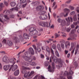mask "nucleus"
Segmentation results:
<instances>
[{
  "label": "nucleus",
  "instance_id": "obj_40",
  "mask_svg": "<svg viewBox=\"0 0 79 79\" xmlns=\"http://www.w3.org/2000/svg\"><path fill=\"white\" fill-rule=\"evenodd\" d=\"M55 52L56 56H58V57H59V56H60V55H59L58 51L56 50Z\"/></svg>",
  "mask_w": 79,
  "mask_h": 79
},
{
  "label": "nucleus",
  "instance_id": "obj_20",
  "mask_svg": "<svg viewBox=\"0 0 79 79\" xmlns=\"http://www.w3.org/2000/svg\"><path fill=\"white\" fill-rule=\"evenodd\" d=\"M3 14H1L0 15V22L1 23H3V17H2V15L3 16ZM0 26H1V23H0Z\"/></svg>",
  "mask_w": 79,
  "mask_h": 79
},
{
  "label": "nucleus",
  "instance_id": "obj_27",
  "mask_svg": "<svg viewBox=\"0 0 79 79\" xmlns=\"http://www.w3.org/2000/svg\"><path fill=\"white\" fill-rule=\"evenodd\" d=\"M42 6H37L36 8V10L37 11H39L40 10H41Z\"/></svg>",
  "mask_w": 79,
  "mask_h": 79
},
{
  "label": "nucleus",
  "instance_id": "obj_35",
  "mask_svg": "<svg viewBox=\"0 0 79 79\" xmlns=\"http://www.w3.org/2000/svg\"><path fill=\"white\" fill-rule=\"evenodd\" d=\"M75 14V11H72L69 14L70 16H73Z\"/></svg>",
  "mask_w": 79,
  "mask_h": 79
},
{
  "label": "nucleus",
  "instance_id": "obj_13",
  "mask_svg": "<svg viewBox=\"0 0 79 79\" xmlns=\"http://www.w3.org/2000/svg\"><path fill=\"white\" fill-rule=\"evenodd\" d=\"M22 73L23 74H25V73H26L27 71H26V69H27V68L25 67H22Z\"/></svg>",
  "mask_w": 79,
  "mask_h": 79
},
{
  "label": "nucleus",
  "instance_id": "obj_16",
  "mask_svg": "<svg viewBox=\"0 0 79 79\" xmlns=\"http://www.w3.org/2000/svg\"><path fill=\"white\" fill-rule=\"evenodd\" d=\"M13 40L15 41L16 43H18L19 42V40L17 36H15L13 38Z\"/></svg>",
  "mask_w": 79,
  "mask_h": 79
},
{
  "label": "nucleus",
  "instance_id": "obj_42",
  "mask_svg": "<svg viewBox=\"0 0 79 79\" xmlns=\"http://www.w3.org/2000/svg\"><path fill=\"white\" fill-rule=\"evenodd\" d=\"M74 64L75 65V66L76 67V68H77V67L78 66V64H77L76 62H74Z\"/></svg>",
  "mask_w": 79,
  "mask_h": 79
},
{
  "label": "nucleus",
  "instance_id": "obj_61",
  "mask_svg": "<svg viewBox=\"0 0 79 79\" xmlns=\"http://www.w3.org/2000/svg\"><path fill=\"white\" fill-rule=\"evenodd\" d=\"M45 65V66H48V63L47 62V63H46Z\"/></svg>",
  "mask_w": 79,
  "mask_h": 79
},
{
  "label": "nucleus",
  "instance_id": "obj_60",
  "mask_svg": "<svg viewBox=\"0 0 79 79\" xmlns=\"http://www.w3.org/2000/svg\"><path fill=\"white\" fill-rule=\"evenodd\" d=\"M56 4V2H54L53 4H52V7H54L55 6V4Z\"/></svg>",
  "mask_w": 79,
  "mask_h": 79
},
{
  "label": "nucleus",
  "instance_id": "obj_54",
  "mask_svg": "<svg viewBox=\"0 0 79 79\" xmlns=\"http://www.w3.org/2000/svg\"><path fill=\"white\" fill-rule=\"evenodd\" d=\"M71 2V0H68L67 1L65 2L66 3H69Z\"/></svg>",
  "mask_w": 79,
  "mask_h": 79
},
{
  "label": "nucleus",
  "instance_id": "obj_39",
  "mask_svg": "<svg viewBox=\"0 0 79 79\" xmlns=\"http://www.w3.org/2000/svg\"><path fill=\"white\" fill-rule=\"evenodd\" d=\"M19 39H20L21 40H23V36L22 35H21L19 36Z\"/></svg>",
  "mask_w": 79,
  "mask_h": 79
},
{
  "label": "nucleus",
  "instance_id": "obj_19",
  "mask_svg": "<svg viewBox=\"0 0 79 79\" xmlns=\"http://www.w3.org/2000/svg\"><path fill=\"white\" fill-rule=\"evenodd\" d=\"M35 30V28L34 27H32L30 28L29 31L32 34Z\"/></svg>",
  "mask_w": 79,
  "mask_h": 79
},
{
  "label": "nucleus",
  "instance_id": "obj_29",
  "mask_svg": "<svg viewBox=\"0 0 79 79\" xmlns=\"http://www.w3.org/2000/svg\"><path fill=\"white\" fill-rule=\"evenodd\" d=\"M11 11H18V9L17 7H15L10 9Z\"/></svg>",
  "mask_w": 79,
  "mask_h": 79
},
{
  "label": "nucleus",
  "instance_id": "obj_9",
  "mask_svg": "<svg viewBox=\"0 0 79 79\" xmlns=\"http://www.w3.org/2000/svg\"><path fill=\"white\" fill-rule=\"evenodd\" d=\"M52 67L51 68L50 65H49L48 67V69L49 71H50V72H52V73H53L55 69V66H54V64L53 63H52ZM51 68V69H50Z\"/></svg>",
  "mask_w": 79,
  "mask_h": 79
},
{
  "label": "nucleus",
  "instance_id": "obj_38",
  "mask_svg": "<svg viewBox=\"0 0 79 79\" xmlns=\"http://www.w3.org/2000/svg\"><path fill=\"white\" fill-rule=\"evenodd\" d=\"M4 17L5 19H7V20H9L10 19V17H8L7 15H4Z\"/></svg>",
  "mask_w": 79,
  "mask_h": 79
},
{
  "label": "nucleus",
  "instance_id": "obj_45",
  "mask_svg": "<svg viewBox=\"0 0 79 79\" xmlns=\"http://www.w3.org/2000/svg\"><path fill=\"white\" fill-rule=\"evenodd\" d=\"M71 28H67L66 29L67 32H69V31H71Z\"/></svg>",
  "mask_w": 79,
  "mask_h": 79
},
{
  "label": "nucleus",
  "instance_id": "obj_49",
  "mask_svg": "<svg viewBox=\"0 0 79 79\" xmlns=\"http://www.w3.org/2000/svg\"><path fill=\"white\" fill-rule=\"evenodd\" d=\"M40 56L41 57V58H45V57H44V55L42 54H41L40 55Z\"/></svg>",
  "mask_w": 79,
  "mask_h": 79
},
{
  "label": "nucleus",
  "instance_id": "obj_12",
  "mask_svg": "<svg viewBox=\"0 0 79 79\" xmlns=\"http://www.w3.org/2000/svg\"><path fill=\"white\" fill-rule=\"evenodd\" d=\"M23 58L26 61H28V62H30V63L32 61V59L31 57L29 58V56H27L25 57H24V56H23Z\"/></svg>",
  "mask_w": 79,
  "mask_h": 79
},
{
  "label": "nucleus",
  "instance_id": "obj_34",
  "mask_svg": "<svg viewBox=\"0 0 79 79\" xmlns=\"http://www.w3.org/2000/svg\"><path fill=\"white\" fill-rule=\"evenodd\" d=\"M46 51L48 53H50V48L48 46H46Z\"/></svg>",
  "mask_w": 79,
  "mask_h": 79
},
{
  "label": "nucleus",
  "instance_id": "obj_26",
  "mask_svg": "<svg viewBox=\"0 0 79 79\" xmlns=\"http://www.w3.org/2000/svg\"><path fill=\"white\" fill-rule=\"evenodd\" d=\"M33 5H39L40 4V2H32Z\"/></svg>",
  "mask_w": 79,
  "mask_h": 79
},
{
  "label": "nucleus",
  "instance_id": "obj_63",
  "mask_svg": "<svg viewBox=\"0 0 79 79\" xmlns=\"http://www.w3.org/2000/svg\"><path fill=\"white\" fill-rule=\"evenodd\" d=\"M34 49H35V50H36V46H35V45H32Z\"/></svg>",
  "mask_w": 79,
  "mask_h": 79
},
{
  "label": "nucleus",
  "instance_id": "obj_56",
  "mask_svg": "<svg viewBox=\"0 0 79 79\" xmlns=\"http://www.w3.org/2000/svg\"><path fill=\"white\" fill-rule=\"evenodd\" d=\"M68 51L66 50H64V53H65V55H67V54H68Z\"/></svg>",
  "mask_w": 79,
  "mask_h": 79
},
{
  "label": "nucleus",
  "instance_id": "obj_7",
  "mask_svg": "<svg viewBox=\"0 0 79 79\" xmlns=\"http://www.w3.org/2000/svg\"><path fill=\"white\" fill-rule=\"evenodd\" d=\"M14 65H10L9 69V71H11V69H12V71H15V70H16L18 69V65H15L13 66Z\"/></svg>",
  "mask_w": 79,
  "mask_h": 79
},
{
  "label": "nucleus",
  "instance_id": "obj_64",
  "mask_svg": "<svg viewBox=\"0 0 79 79\" xmlns=\"http://www.w3.org/2000/svg\"><path fill=\"white\" fill-rule=\"evenodd\" d=\"M71 27L72 28H74L75 27L74 26V25L73 24H72L71 25Z\"/></svg>",
  "mask_w": 79,
  "mask_h": 79
},
{
  "label": "nucleus",
  "instance_id": "obj_25",
  "mask_svg": "<svg viewBox=\"0 0 79 79\" xmlns=\"http://www.w3.org/2000/svg\"><path fill=\"white\" fill-rule=\"evenodd\" d=\"M19 74V70H17L14 73L15 76H18Z\"/></svg>",
  "mask_w": 79,
  "mask_h": 79
},
{
  "label": "nucleus",
  "instance_id": "obj_58",
  "mask_svg": "<svg viewBox=\"0 0 79 79\" xmlns=\"http://www.w3.org/2000/svg\"><path fill=\"white\" fill-rule=\"evenodd\" d=\"M23 65H25V66H26L27 65V63L26 62H24L23 63Z\"/></svg>",
  "mask_w": 79,
  "mask_h": 79
},
{
  "label": "nucleus",
  "instance_id": "obj_11",
  "mask_svg": "<svg viewBox=\"0 0 79 79\" xmlns=\"http://www.w3.org/2000/svg\"><path fill=\"white\" fill-rule=\"evenodd\" d=\"M39 25L41 26L45 27V26H48V23L45 22H40L39 23Z\"/></svg>",
  "mask_w": 79,
  "mask_h": 79
},
{
  "label": "nucleus",
  "instance_id": "obj_50",
  "mask_svg": "<svg viewBox=\"0 0 79 79\" xmlns=\"http://www.w3.org/2000/svg\"><path fill=\"white\" fill-rule=\"evenodd\" d=\"M6 40L5 39H4L2 41V43L3 44H6Z\"/></svg>",
  "mask_w": 79,
  "mask_h": 79
},
{
  "label": "nucleus",
  "instance_id": "obj_22",
  "mask_svg": "<svg viewBox=\"0 0 79 79\" xmlns=\"http://www.w3.org/2000/svg\"><path fill=\"white\" fill-rule=\"evenodd\" d=\"M29 36L26 33H24L23 34V37L25 39H29Z\"/></svg>",
  "mask_w": 79,
  "mask_h": 79
},
{
  "label": "nucleus",
  "instance_id": "obj_28",
  "mask_svg": "<svg viewBox=\"0 0 79 79\" xmlns=\"http://www.w3.org/2000/svg\"><path fill=\"white\" fill-rule=\"evenodd\" d=\"M57 48L58 49L59 52H61V48L60 47V45L59 44H57Z\"/></svg>",
  "mask_w": 79,
  "mask_h": 79
},
{
  "label": "nucleus",
  "instance_id": "obj_2",
  "mask_svg": "<svg viewBox=\"0 0 79 79\" xmlns=\"http://www.w3.org/2000/svg\"><path fill=\"white\" fill-rule=\"evenodd\" d=\"M65 20L67 22V23L66 24V21L64 20H62L60 19H58L57 21L59 23H61L60 25L62 27L64 26H67L70 25V21L73 22V18L71 17H68L66 18Z\"/></svg>",
  "mask_w": 79,
  "mask_h": 79
},
{
  "label": "nucleus",
  "instance_id": "obj_52",
  "mask_svg": "<svg viewBox=\"0 0 79 79\" xmlns=\"http://www.w3.org/2000/svg\"><path fill=\"white\" fill-rule=\"evenodd\" d=\"M49 41H46V42H47L48 44L50 42V41H52L53 39H49Z\"/></svg>",
  "mask_w": 79,
  "mask_h": 79
},
{
  "label": "nucleus",
  "instance_id": "obj_17",
  "mask_svg": "<svg viewBox=\"0 0 79 79\" xmlns=\"http://www.w3.org/2000/svg\"><path fill=\"white\" fill-rule=\"evenodd\" d=\"M32 35H40V34H38V31L36 30H35L33 31L32 33Z\"/></svg>",
  "mask_w": 79,
  "mask_h": 79
},
{
  "label": "nucleus",
  "instance_id": "obj_33",
  "mask_svg": "<svg viewBox=\"0 0 79 79\" xmlns=\"http://www.w3.org/2000/svg\"><path fill=\"white\" fill-rule=\"evenodd\" d=\"M76 16H77V15H75L73 16V21H77V17H76Z\"/></svg>",
  "mask_w": 79,
  "mask_h": 79
},
{
  "label": "nucleus",
  "instance_id": "obj_41",
  "mask_svg": "<svg viewBox=\"0 0 79 79\" xmlns=\"http://www.w3.org/2000/svg\"><path fill=\"white\" fill-rule=\"evenodd\" d=\"M62 34V36L64 37H66V34H65V33L63 32H61Z\"/></svg>",
  "mask_w": 79,
  "mask_h": 79
},
{
  "label": "nucleus",
  "instance_id": "obj_15",
  "mask_svg": "<svg viewBox=\"0 0 79 79\" xmlns=\"http://www.w3.org/2000/svg\"><path fill=\"white\" fill-rule=\"evenodd\" d=\"M10 65H5L4 66L3 69L5 71H7L10 68Z\"/></svg>",
  "mask_w": 79,
  "mask_h": 79
},
{
  "label": "nucleus",
  "instance_id": "obj_62",
  "mask_svg": "<svg viewBox=\"0 0 79 79\" xmlns=\"http://www.w3.org/2000/svg\"><path fill=\"white\" fill-rule=\"evenodd\" d=\"M0 53H2L3 54H5V52L4 51H0Z\"/></svg>",
  "mask_w": 79,
  "mask_h": 79
},
{
  "label": "nucleus",
  "instance_id": "obj_6",
  "mask_svg": "<svg viewBox=\"0 0 79 79\" xmlns=\"http://www.w3.org/2000/svg\"><path fill=\"white\" fill-rule=\"evenodd\" d=\"M76 46L74 45V44L73 43H71V47L69 49V51H71V50L72 51L71 52V54L73 55L74 52V50H75Z\"/></svg>",
  "mask_w": 79,
  "mask_h": 79
},
{
  "label": "nucleus",
  "instance_id": "obj_8",
  "mask_svg": "<svg viewBox=\"0 0 79 79\" xmlns=\"http://www.w3.org/2000/svg\"><path fill=\"white\" fill-rule=\"evenodd\" d=\"M64 12H68L66 13L65 15L64 14V13H62L61 14V15H64V17H66L68 16V12L70 11V10L68 9L65 8L64 10Z\"/></svg>",
  "mask_w": 79,
  "mask_h": 79
},
{
  "label": "nucleus",
  "instance_id": "obj_43",
  "mask_svg": "<svg viewBox=\"0 0 79 79\" xmlns=\"http://www.w3.org/2000/svg\"><path fill=\"white\" fill-rule=\"evenodd\" d=\"M61 47H62V48L64 49V44L62 43L61 44Z\"/></svg>",
  "mask_w": 79,
  "mask_h": 79
},
{
  "label": "nucleus",
  "instance_id": "obj_32",
  "mask_svg": "<svg viewBox=\"0 0 79 79\" xmlns=\"http://www.w3.org/2000/svg\"><path fill=\"white\" fill-rule=\"evenodd\" d=\"M15 2H12L10 3V5L11 6H15Z\"/></svg>",
  "mask_w": 79,
  "mask_h": 79
},
{
  "label": "nucleus",
  "instance_id": "obj_36",
  "mask_svg": "<svg viewBox=\"0 0 79 79\" xmlns=\"http://www.w3.org/2000/svg\"><path fill=\"white\" fill-rule=\"evenodd\" d=\"M55 39H56V38H58L59 37H60V35L58 34L57 33H56L55 34Z\"/></svg>",
  "mask_w": 79,
  "mask_h": 79
},
{
  "label": "nucleus",
  "instance_id": "obj_44",
  "mask_svg": "<svg viewBox=\"0 0 79 79\" xmlns=\"http://www.w3.org/2000/svg\"><path fill=\"white\" fill-rule=\"evenodd\" d=\"M44 18H43V19L44 20V19H47V18H48V17L47 16V15H44Z\"/></svg>",
  "mask_w": 79,
  "mask_h": 79
},
{
  "label": "nucleus",
  "instance_id": "obj_31",
  "mask_svg": "<svg viewBox=\"0 0 79 79\" xmlns=\"http://www.w3.org/2000/svg\"><path fill=\"white\" fill-rule=\"evenodd\" d=\"M28 52H25V55L24 56H23V59H24V57H26V56H28L27 55H28Z\"/></svg>",
  "mask_w": 79,
  "mask_h": 79
},
{
  "label": "nucleus",
  "instance_id": "obj_4",
  "mask_svg": "<svg viewBox=\"0 0 79 79\" xmlns=\"http://www.w3.org/2000/svg\"><path fill=\"white\" fill-rule=\"evenodd\" d=\"M76 30H72L71 31V33L70 34V37L67 39L68 40H76V37H77V35L75 34Z\"/></svg>",
  "mask_w": 79,
  "mask_h": 79
},
{
  "label": "nucleus",
  "instance_id": "obj_18",
  "mask_svg": "<svg viewBox=\"0 0 79 79\" xmlns=\"http://www.w3.org/2000/svg\"><path fill=\"white\" fill-rule=\"evenodd\" d=\"M6 44L8 46H12L13 43L10 41L7 40L6 41Z\"/></svg>",
  "mask_w": 79,
  "mask_h": 79
},
{
  "label": "nucleus",
  "instance_id": "obj_53",
  "mask_svg": "<svg viewBox=\"0 0 79 79\" xmlns=\"http://www.w3.org/2000/svg\"><path fill=\"white\" fill-rule=\"evenodd\" d=\"M31 58L32 60H33V61H35L36 60L35 57L34 56H33L31 57Z\"/></svg>",
  "mask_w": 79,
  "mask_h": 79
},
{
  "label": "nucleus",
  "instance_id": "obj_59",
  "mask_svg": "<svg viewBox=\"0 0 79 79\" xmlns=\"http://www.w3.org/2000/svg\"><path fill=\"white\" fill-rule=\"evenodd\" d=\"M15 17V15H10V18H14Z\"/></svg>",
  "mask_w": 79,
  "mask_h": 79
},
{
  "label": "nucleus",
  "instance_id": "obj_10",
  "mask_svg": "<svg viewBox=\"0 0 79 79\" xmlns=\"http://www.w3.org/2000/svg\"><path fill=\"white\" fill-rule=\"evenodd\" d=\"M2 61L4 62V63H9L10 61V60L8 58V56H3L2 59Z\"/></svg>",
  "mask_w": 79,
  "mask_h": 79
},
{
  "label": "nucleus",
  "instance_id": "obj_46",
  "mask_svg": "<svg viewBox=\"0 0 79 79\" xmlns=\"http://www.w3.org/2000/svg\"><path fill=\"white\" fill-rule=\"evenodd\" d=\"M4 3L6 5V6H8V3L5 1H4Z\"/></svg>",
  "mask_w": 79,
  "mask_h": 79
},
{
  "label": "nucleus",
  "instance_id": "obj_48",
  "mask_svg": "<svg viewBox=\"0 0 79 79\" xmlns=\"http://www.w3.org/2000/svg\"><path fill=\"white\" fill-rule=\"evenodd\" d=\"M0 7H4V4H3V3H0Z\"/></svg>",
  "mask_w": 79,
  "mask_h": 79
},
{
  "label": "nucleus",
  "instance_id": "obj_1",
  "mask_svg": "<svg viewBox=\"0 0 79 79\" xmlns=\"http://www.w3.org/2000/svg\"><path fill=\"white\" fill-rule=\"evenodd\" d=\"M51 52L52 54L53 55V56L52 57V59L55 63H56L57 62H58V63H59V67L61 68V67H62V66H64V65H65V63H64V62L61 59H58L57 60V58L55 57V56H54V51H53V49H52V48H51Z\"/></svg>",
  "mask_w": 79,
  "mask_h": 79
},
{
  "label": "nucleus",
  "instance_id": "obj_21",
  "mask_svg": "<svg viewBox=\"0 0 79 79\" xmlns=\"http://www.w3.org/2000/svg\"><path fill=\"white\" fill-rule=\"evenodd\" d=\"M9 61L12 64V65H14L15 64V59H11L9 60Z\"/></svg>",
  "mask_w": 79,
  "mask_h": 79
},
{
  "label": "nucleus",
  "instance_id": "obj_47",
  "mask_svg": "<svg viewBox=\"0 0 79 79\" xmlns=\"http://www.w3.org/2000/svg\"><path fill=\"white\" fill-rule=\"evenodd\" d=\"M69 8L71 9V10H74V7L73 6H69Z\"/></svg>",
  "mask_w": 79,
  "mask_h": 79
},
{
  "label": "nucleus",
  "instance_id": "obj_24",
  "mask_svg": "<svg viewBox=\"0 0 79 79\" xmlns=\"http://www.w3.org/2000/svg\"><path fill=\"white\" fill-rule=\"evenodd\" d=\"M30 64L32 66H35L37 65V63L34 62H31L30 63Z\"/></svg>",
  "mask_w": 79,
  "mask_h": 79
},
{
  "label": "nucleus",
  "instance_id": "obj_37",
  "mask_svg": "<svg viewBox=\"0 0 79 79\" xmlns=\"http://www.w3.org/2000/svg\"><path fill=\"white\" fill-rule=\"evenodd\" d=\"M20 2L21 3H24L26 2V0H20Z\"/></svg>",
  "mask_w": 79,
  "mask_h": 79
},
{
  "label": "nucleus",
  "instance_id": "obj_3",
  "mask_svg": "<svg viewBox=\"0 0 79 79\" xmlns=\"http://www.w3.org/2000/svg\"><path fill=\"white\" fill-rule=\"evenodd\" d=\"M73 69L74 68L70 67L69 73H68L67 72H65L64 73V74L63 75L64 76L60 77L59 78H58L57 79H66L65 76H67V75L68 76L67 77L68 79H72V75L74 73V72H73L71 70H73Z\"/></svg>",
  "mask_w": 79,
  "mask_h": 79
},
{
  "label": "nucleus",
  "instance_id": "obj_55",
  "mask_svg": "<svg viewBox=\"0 0 79 79\" xmlns=\"http://www.w3.org/2000/svg\"><path fill=\"white\" fill-rule=\"evenodd\" d=\"M77 52H78V50L77 49H76L75 50V55H76L77 53Z\"/></svg>",
  "mask_w": 79,
  "mask_h": 79
},
{
  "label": "nucleus",
  "instance_id": "obj_5",
  "mask_svg": "<svg viewBox=\"0 0 79 79\" xmlns=\"http://www.w3.org/2000/svg\"><path fill=\"white\" fill-rule=\"evenodd\" d=\"M29 73H30V72H28L27 73L25 74L24 75V77L27 79H31L32 78V77L34 76L33 74L34 73V71H31L29 75Z\"/></svg>",
  "mask_w": 79,
  "mask_h": 79
},
{
  "label": "nucleus",
  "instance_id": "obj_57",
  "mask_svg": "<svg viewBox=\"0 0 79 79\" xmlns=\"http://www.w3.org/2000/svg\"><path fill=\"white\" fill-rule=\"evenodd\" d=\"M79 7H77V10H76V11H77V13H79Z\"/></svg>",
  "mask_w": 79,
  "mask_h": 79
},
{
  "label": "nucleus",
  "instance_id": "obj_51",
  "mask_svg": "<svg viewBox=\"0 0 79 79\" xmlns=\"http://www.w3.org/2000/svg\"><path fill=\"white\" fill-rule=\"evenodd\" d=\"M52 47L53 49H55L56 48V46L55 44H53L52 46Z\"/></svg>",
  "mask_w": 79,
  "mask_h": 79
},
{
  "label": "nucleus",
  "instance_id": "obj_23",
  "mask_svg": "<svg viewBox=\"0 0 79 79\" xmlns=\"http://www.w3.org/2000/svg\"><path fill=\"white\" fill-rule=\"evenodd\" d=\"M71 46V44H70V43L69 42H67L66 43V44H65V48H69V47H70V46Z\"/></svg>",
  "mask_w": 79,
  "mask_h": 79
},
{
  "label": "nucleus",
  "instance_id": "obj_14",
  "mask_svg": "<svg viewBox=\"0 0 79 79\" xmlns=\"http://www.w3.org/2000/svg\"><path fill=\"white\" fill-rule=\"evenodd\" d=\"M28 51L29 53H31V55H34V49L32 48H29Z\"/></svg>",
  "mask_w": 79,
  "mask_h": 79
},
{
  "label": "nucleus",
  "instance_id": "obj_30",
  "mask_svg": "<svg viewBox=\"0 0 79 79\" xmlns=\"http://www.w3.org/2000/svg\"><path fill=\"white\" fill-rule=\"evenodd\" d=\"M37 51L39 53L40 52V51H41V48H40V45H39L38 46V47L37 48Z\"/></svg>",
  "mask_w": 79,
  "mask_h": 79
}]
</instances>
